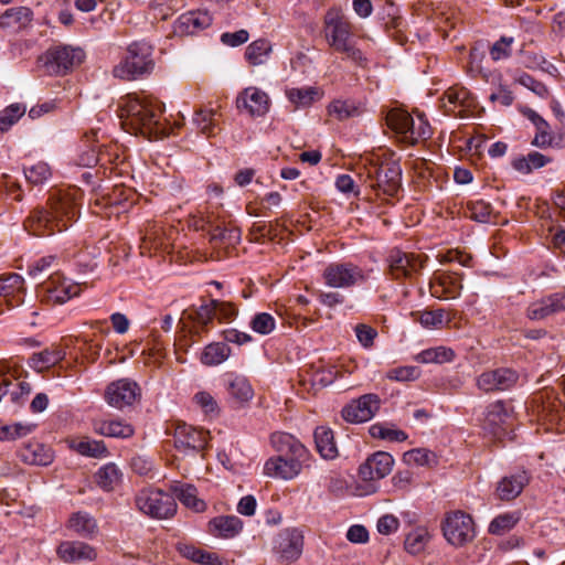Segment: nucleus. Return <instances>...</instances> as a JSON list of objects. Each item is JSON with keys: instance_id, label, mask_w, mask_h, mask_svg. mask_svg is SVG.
<instances>
[{"instance_id": "f257e3e1", "label": "nucleus", "mask_w": 565, "mask_h": 565, "mask_svg": "<svg viewBox=\"0 0 565 565\" xmlns=\"http://www.w3.org/2000/svg\"><path fill=\"white\" fill-rule=\"evenodd\" d=\"M82 196V190L75 186L52 192L47 207L34 209L24 221L25 230L35 236L66 231L78 218Z\"/></svg>"}, {"instance_id": "f03ea898", "label": "nucleus", "mask_w": 565, "mask_h": 565, "mask_svg": "<svg viewBox=\"0 0 565 565\" xmlns=\"http://www.w3.org/2000/svg\"><path fill=\"white\" fill-rule=\"evenodd\" d=\"M118 111L122 127L130 134L159 139L173 131L162 119L163 105L156 98L127 95L120 100Z\"/></svg>"}, {"instance_id": "7ed1b4c3", "label": "nucleus", "mask_w": 565, "mask_h": 565, "mask_svg": "<svg viewBox=\"0 0 565 565\" xmlns=\"http://www.w3.org/2000/svg\"><path fill=\"white\" fill-rule=\"evenodd\" d=\"M271 444L280 455L269 458L264 465V475L270 478L291 480L302 470L308 457L306 447L286 433L271 435Z\"/></svg>"}, {"instance_id": "20e7f679", "label": "nucleus", "mask_w": 565, "mask_h": 565, "mask_svg": "<svg viewBox=\"0 0 565 565\" xmlns=\"http://www.w3.org/2000/svg\"><path fill=\"white\" fill-rule=\"evenodd\" d=\"M324 36L330 47L355 63L363 60L362 52L355 46L351 25L339 10L330 9L324 17Z\"/></svg>"}, {"instance_id": "39448f33", "label": "nucleus", "mask_w": 565, "mask_h": 565, "mask_svg": "<svg viewBox=\"0 0 565 565\" xmlns=\"http://www.w3.org/2000/svg\"><path fill=\"white\" fill-rule=\"evenodd\" d=\"M152 51V46L146 42L131 43L125 58L114 66L113 75L122 81H134L151 73L154 67Z\"/></svg>"}, {"instance_id": "423d86ee", "label": "nucleus", "mask_w": 565, "mask_h": 565, "mask_svg": "<svg viewBox=\"0 0 565 565\" xmlns=\"http://www.w3.org/2000/svg\"><path fill=\"white\" fill-rule=\"evenodd\" d=\"M137 509L143 514L158 520L172 518L177 513L174 498L159 489H142L136 498Z\"/></svg>"}, {"instance_id": "0eeeda50", "label": "nucleus", "mask_w": 565, "mask_h": 565, "mask_svg": "<svg viewBox=\"0 0 565 565\" xmlns=\"http://www.w3.org/2000/svg\"><path fill=\"white\" fill-rule=\"evenodd\" d=\"M85 58V53L79 47L68 45L55 46L47 50L40 57L45 72L52 75H63L75 66H78Z\"/></svg>"}, {"instance_id": "6e6552de", "label": "nucleus", "mask_w": 565, "mask_h": 565, "mask_svg": "<svg viewBox=\"0 0 565 565\" xmlns=\"http://www.w3.org/2000/svg\"><path fill=\"white\" fill-rule=\"evenodd\" d=\"M79 286L67 280L60 274L51 275L38 289V296L43 303L63 305L79 294Z\"/></svg>"}, {"instance_id": "1a4fd4ad", "label": "nucleus", "mask_w": 565, "mask_h": 565, "mask_svg": "<svg viewBox=\"0 0 565 565\" xmlns=\"http://www.w3.org/2000/svg\"><path fill=\"white\" fill-rule=\"evenodd\" d=\"M324 282L332 288H350L367 280L369 274L352 263H332L323 270Z\"/></svg>"}, {"instance_id": "9d476101", "label": "nucleus", "mask_w": 565, "mask_h": 565, "mask_svg": "<svg viewBox=\"0 0 565 565\" xmlns=\"http://www.w3.org/2000/svg\"><path fill=\"white\" fill-rule=\"evenodd\" d=\"M374 182L370 186L386 196H395L401 190L402 169L397 162H384L380 166H372L367 172Z\"/></svg>"}, {"instance_id": "9b49d317", "label": "nucleus", "mask_w": 565, "mask_h": 565, "mask_svg": "<svg viewBox=\"0 0 565 565\" xmlns=\"http://www.w3.org/2000/svg\"><path fill=\"white\" fill-rule=\"evenodd\" d=\"M443 532L446 540L455 546L471 542L476 535L472 518L462 511H455L446 516Z\"/></svg>"}, {"instance_id": "f8f14e48", "label": "nucleus", "mask_w": 565, "mask_h": 565, "mask_svg": "<svg viewBox=\"0 0 565 565\" xmlns=\"http://www.w3.org/2000/svg\"><path fill=\"white\" fill-rule=\"evenodd\" d=\"M426 258L425 255L393 249L386 259L388 273L394 279H412L424 268Z\"/></svg>"}, {"instance_id": "ddd939ff", "label": "nucleus", "mask_w": 565, "mask_h": 565, "mask_svg": "<svg viewBox=\"0 0 565 565\" xmlns=\"http://www.w3.org/2000/svg\"><path fill=\"white\" fill-rule=\"evenodd\" d=\"M303 544L302 531L297 527H287L275 537L273 551L281 562L291 563L300 558Z\"/></svg>"}, {"instance_id": "4468645a", "label": "nucleus", "mask_w": 565, "mask_h": 565, "mask_svg": "<svg viewBox=\"0 0 565 565\" xmlns=\"http://www.w3.org/2000/svg\"><path fill=\"white\" fill-rule=\"evenodd\" d=\"M520 113L527 118L535 127V135L531 145L540 148H562L565 145V135L553 136L548 122L535 110L526 106L519 107Z\"/></svg>"}, {"instance_id": "2eb2a0df", "label": "nucleus", "mask_w": 565, "mask_h": 565, "mask_svg": "<svg viewBox=\"0 0 565 565\" xmlns=\"http://www.w3.org/2000/svg\"><path fill=\"white\" fill-rule=\"evenodd\" d=\"M381 399L376 394H364L352 399L341 411L342 418L351 424L369 422L380 409Z\"/></svg>"}, {"instance_id": "dca6fc26", "label": "nucleus", "mask_w": 565, "mask_h": 565, "mask_svg": "<svg viewBox=\"0 0 565 565\" xmlns=\"http://www.w3.org/2000/svg\"><path fill=\"white\" fill-rule=\"evenodd\" d=\"M25 296L24 279L15 273L0 276V313L23 303Z\"/></svg>"}, {"instance_id": "f3484780", "label": "nucleus", "mask_w": 565, "mask_h": 565, "mask_svg": "<svg viewBox=\"0 0 565 565\" xmlns=\"http://www.w3.org/2000/svg\"><path fill=\"white\" fill-rule=\"evenodd\" d=\"M209 433L185 423L178 424L174 429V447L186 454L199 452L206 447Z\"/></svg>"}, {"instance_id": "a211bd4d", "label": "nucleus", "mask_w": 565, "mask_h": 565, "mask_svg": "<svg viewBox=\"0 0 565 565\" xmlns=\"http://www.w3.org/2000/svg\"><path fill=\"white\" fill-rule=\"evenodd\" d=\"M518 373L509 367H499L481 373L476 384L479 390L490 393L511 388L518 382Z\"/></svg>"}, {"instance_id": "6ab92c4d", "label": "nucleus", "mask_w": 565, "mask_h": 565, "mask_svg": "<svg viewBox=\"0 0 565 565\" xmlns=\"http://www.w3.org/2000/svg\"><path fill=\"white\" fill-rule=\"evenodd\" d=\"M476 106L471 93L462 86H452L444 94V107L447 113L457 117H468Z\"/></svg>"}, {"instance_id": "aec40b11", "label": "nucleus", "mask_w": 565, "mask_h": 565, "mask_svg": "<svg viewBox=\"0 0 565 565\" xmlns=\"http://www.w3.org/2000/svg\"><path fill=\"white\" fill-rule=\"evenodd\" d=\"M236 106L239 110H245L250 116L260 117L268 113L270 99L266 92L250 86L238 94Z\"/></svg>"}, {"instance_id": "412c9836", "label": "nucleus", "mask_w": 565, "mask_h": 565, "mask_svg": "<svg viewBox=\"0 0 565 565\" xmlns=\"http://www.w3.org/2000/svg\"><path fill=\"white\" fill-rule=\"evenodd\" d=\"M140 395V390L135 382L118 380L107 386L105 392L106 402L118 409L132 405Z\"/></svg>"}, {"instance_id": "4be33fe9", "label": "nucleus", "mask_w": 565, "mask_h": 565, "mask_svg": "<svg viewBox=\"0 0 565 565\" xmlns=\"http://www.w3.org/2000/svg\"><path fill=\"white\" fill-rule=\"evenodd\" d=\"M563 311H565V292H555L530 303L526 308V317L537 321Z\"/></svg>"}, {"instance_id": "5701e85b", "label": "nucleus", "mask_w": 565, "mask_h": 565, "mask_svg": "<svg viewBox=\"0 0 565 565\" xmlns=\"http://www.w3.org/2000/svg\"><path fill=\"white\" fill-rule=\"evenodd\" d=\"M393 463L394 459L388 452H375L360 466L359 476L364 481L382 479L392 471Z\"/></svg>"}, {"instance_id": "b1692460", "label": "nucleus", "mask_w": 565, "mask_h": 565, "mask_svg": "<svg viewBox=\"0 0 565 565\" xmlns=\"http://www.w3.org/2000/svg\"><path fill=\"white\" fill-rule=\"evenodd\" d=\"M461 280V276L456 273L439 274L429 284L430 294L438 299H456L462 289Z\"/></svg>"}, {"instance_id": "393cba45", "label": "nucleus", "mask_w": 565, "mask_h": 565, "mask_svg": "<svg viewBox=\"0 0 565 565\" xmlns=\"http://www.w3.org/2000/svg\"><path fill=\"white\" fill-rule=\"evenodd\" d=\"M58 558L65 563L92 562L97 557L95 548L84 542H62L57 548Z\"/></svg>"}, {"instance_id": "a878e982", "label": "nucleus", "mask_w": 565, "mask_h": 565, "mask_svg": "<svg viewBox=\"0 0 565 565\" xmlns=\"http://www.w3.org/2000/svg\"><path fill=\"white\" fill-rule=\"evenodd\" d=\"M33 11L29 7H11L0 14V29L18 32L28 28L33 20Z\"/></svg>"}, {"instance_id": "bb28decb", "label": "nucleus", "mask_w": 565, "mask_h": 565, "mask_svg": "<svg viewBox=\"0 0 565 565\" xmlns=\"http://www.w3.org/2000/svg\"><path fill=\"white\" fill-rule=\"evenodd\" d=\"M530 482V477L526 471H519L516 473L503 477L497 486V497L502 501H511L518 498L524 487Z\"/></svg>"}, {"instance_id": "cd10ccee", "label": "nucleus", "mask_w": 565, "mask_h": 565, "mask_svg": "<svg viewBox=\"0 0 565 565\" xmlns=\"http://www.w3.org/2000/svg\"><path fill=\"white\" fill-rule=\"evenodd\" d=\"M169 490L186 508L195 512H203L205 510L206 504L203 500L198 498V490L194 486L181 481H173L170 483Z\"/></svg>"}, {"instance_id": "c85d7f7f", "label": "nucleus", "mask_w": 565, "mask_h": 565, "mask_svg": "<svg viewBox=\"0 0 565 565\" xmlns=\"http://www.w3.org/2000/svg\"><path fill=\"white\" fill-rule=\"evenodd\" d=\"M171 233V228H169L168 234L167 230L157 223L148 224L142 237L141 247L149 250H168L172 245L170 241Z\"/></svg>"}, {"instance_id": "c756f323", "label": "nucleus", "mask_w": 565, "mask_h": 565, "mask_svg": "<svg viewBox=\"0 0 565 565\" xmlns=\"http://www.w3.org/2000/svg\"><path fill=\"white\" fill-rule=\"evenodd\" d=\"M66 355V352L60 345H51L41 352L33 353L29 360V365L36 372H43L57 363Z\"/></svg>"}, {"instance_id": "7c9ffc66", "label": "nucleus", "mask_w": 565, "mask_h": 565, "mask_svg": "<svg viewBox=\"0 0 565 565\" xmlns=\"http://www.w3.org/2000/svg\"><path fill=\"white\" fill-rule=\"evenodd\" d=\"M93 429L98 435L113 438H130L135 433L134 427L124 420L96 419Z\"/></svg>"}, {"instance_id": "2f4dec72", "label": "nucleus", "mask_w": 565, "mask_h": 565, "mask_svg": "<svg viewBox=\"0 0 565 565\" xmlns=\"http://www.w3.org/2000/svg\"><path fill=\"white\" fill-rule=\"evenodd\" d=\"M220 116L218 111L214 108H200L194 113L192 122L200 134L212 137L220 130Z\"/></svg>"}, {"instance_id": "473e14b6", "label": "nucleus", "mask_w": 565, "mask_h": 565, "mask_svg": "<svg viewBox=\"0 0 565 565\" xmlns=\"http://www.w3.org/2000/svg\"><path fill=\"white\" fill-rule=\"evenodd\" d=\"M509 417V413L503 402L498 401L490 404L487 408L483 428L493 436H500L503 430V425Z\"/></svg>"}, {"instance_id": "72a5a7b5", "label": "nucleus", "mask_w": 565, "mask_h": 565, "mask_svg": "<svg viewBox=\"0 0 565 565\" xmlns=\"http://www.w3.org/2000/svg\"><path fill=\"white\" fill-rule=\"evenodd\" d=\"M553 161V158L539 151H531L526 156L514 158L511 162L512 168L522 173L530 174L534 170L541 169Z\"/></svg>"}, {"instance_id": "f704fd0d", "label": "nucleus", "mask_w": 565, "mask_h": 565, "mask_svg": "<svg viewBox=\"0 0 565 565\" xmlns=\"http://www.w3.org/2000/svg\"><path fill=\"white\" fill-rule=\"evenodd\" d=\"M210 242L215 246H233L241 241V231L237 227L228 226L225 218L210 230Z\"/></svg>"}, {"instance_id": "c9c22d12", "label": "nucleus", "mask_w": 565, "mask_h": 565, "mask_svg": "<svg viewBox=\"0 0 565 565\" xmlns=\"http://www.w3.org/2000/svg\"><path fill=\"white\" fill-rule=\"evenodd\" d=\"M209 530L213 535L233 537L242 530V521L234 515L217 516L209 522Z\"/></svg>"}, {"instance_id": "e433bc0d", "label": "nucleus", "mask_w": 565, "mask_h": 565, "mask_svg": "<svg viewBox=\"0 0 565 565\" xmlns=\"http://www.w3.org/2000/svg\"><path fill=\"white\" fill-rule=\"evenodd\" d=\"M313 436L317 451L322 458L334 459L338 456L333 431L330 428L319 426L316 428Z\"/></svg>"}, {"instance_id": "4c0bfd02", "label": "nucleus", "mask_w": 565, "mask_h": 565, "mask_svg": "<svg viewBox=\"0 0 565 565\" xmlns=\"http://www.w3.org/2000/svg\"><path fill=\"white\" fill-rule=\"evenodd\" d=\"M70 447L82 456L103 458L108 455L107 447L103 440H94L89 437L73 439Z\"/></svg>"}, {"instance_id": "58836bf2", "label": "nucleus", "mask_w": 565, "mask_h": 565, "mask_svg": "<svg viewBox=\"0 0 565 565\" xmlns=\"http://www.w3.org/2000/svg\"><path fill=\"white\" fill-rule=\"evenodd\" d=\"M212 23V17L206 11H191L184 13L179 19L180 28L186 33H195L209 28Z\"/></svg>"}, {"instance_id": "ea45409f", "label": "nucleus", "mask_w": 565, "mask_h": 565, "mask_svg": "<svg viewBox=\"0 0 565 565\" xmlns=\"http://www.w3.org/2000/svg\"><path fill=\"white\" fill-rule=\"evenodd\" d=\"M67 527L83 537H89L98 530L95 519L85 512L73 513L68 519Z\"/></svg>"}, {"instance_id": "a19ab883", "label": "nucleus", "mask_w": 565, "mask_h": 565, "mask_svg": "<svg viewBox=\"0 0 565 565\" xmlns=\"http://www.w3.org/2000/svg\"><path fill=\"white\" fill-rule=\"evenodd\" d=\"M273 51L271 43L266 39H258L252 42L245 51L247 62L253 66L265 64Z\"/></svg>"}, {"instance_id": "79ce46f5", "label": "nucleus", "mask_w": 565, "mask_h": 565, "mask_svg": "<svg viewBox=\"0 0 565 565\" xmlns=\"http://www.w3.org/2000/svg\"><path fill=\"white\" fill-rule=\"evenodd\" d=\"M215 317V305H213L212 300L210 302L202 303L196 308L195 311L190 315V318L194 322L195 333L201 334L203 332H207L212 327Z\"/></svg>"}, {"instance_id": "37998d69", "label": "nucleus", "mask_w": 565, "mask_h": 565, "mask_svg": "<svg viewBox=\"0 0 565 565\" xmlns=\"http://www.w3.org/2000/svg\"><path fill=\"white\" fill-rule=\"evenodd\" d=\"M122 473L113 462L100 467L95 475L96 483L105 491L114 490L121 482Z\"/></svg>"}, {"instance_id": "c03bdc74", "label": "nucleus", "mask_w": 565, "mask_h": 565, "mask_svg": "<svg viewBox=\"0 0 565 565\" xmlns=\"http://www.w3.org/2000/svg\"><path fill=\"white\" fill-rule=\"evenodd\" d=\"M231 354L230 347L224 342L210 343L201 354L204 365L213 366L223 363Z\"/></svg>"}, {"instance_id": "a18cd8bd", "label": "nucleus", "mask_w": 565, "mask_h": 565, "mask_svg": "<svg viewBox=\"0 0 565 565\" xmlns=\"http://www.w3.org/2000/svg\"><path fill=\"white\" fill-rule=\"evenodd\" d=\"M403 139L411 145L417 143L419 140H426L430 137V126L423 114H418L416 120L412 117V126L408 125Z\"/></svg>"}, {"instance_id": "49530a36", "label": "nucleus", "mask_w": 565, "mask_h": 565, "mask_svg": "<svg viewBox=\"0 0 565 565\" xmlns=\"http://www.w3.org/2000/svg\"><path fill=\"white\" fill-rule=\"evenodd\" d=\"M455 359V352L452 349L447 347H435L423 350L415 356V361L419 363H446L451 362Z\"/></svg>"}, {"instance_id": "de8ad7c7", "label": "nucleus", "mask_w": 565, "mask_h": 565, "mask_svg": "<svg viewBox=\"0 0 565 565\" xmlns=\"http://www.w3.org/2000/svg\"><path fill=\"white\" fill-rule=\"evenodd\" d=\"M286 95L296 107H308L320 97L316 87L289 88Z\"/></svg>"}, {"instance_id": "09e8293b", "label": "nucleus", "mask_w": 565, "mask_h": 565, "mask_svg": "<svg viewBox=\"0 0 565 565\" xmlns=\"http://www.w3.org/2000/svg\"><path fill=\"white\" fill-rule=\"evenodd\" d=\"M429 539L427 529L416 527L407 534L404 542L405 550L413 555L419 554L425 550Z\"/></svg>"}, {"instance_id": "8fccbe9b", "label": "nucleus", "mask_w": 565, "mask_h": 565, "mask_svg": "<svg viewBox=\"0 0 565 565\" xmlns=\"http://www.w3.org/2000/svg\"><path fill=\"white\" fill-rule=\"evenodd\" d=\"M35 428V425L13 423L2 424L0 423V441L2 440H15L31 434Z\"/></svg>"}, {"instance_id": "3c124183", "label": "nucleus", "mask_w": 565, "mask_h": 565, "mask_svg": "<svg viewBox=\"0 0 565 565\" xmlns=\"http://www.w3.org/2000/svg\"><path fill=\"white\" fill-rule=\"evenodd\" d=\"M178 551L183 557L199 564L214 565L217 561V556L215 554L206 553L193 545L179 544Z\"/></svg>"}, {"instance_id": "603ef678", "label": "nucleus", "mask_w": 565, "mask_h": 565, "mask_svg": "<svg viewBox=\"0 0 565 565\" xmlns=\"http://www.w3.org/2000/svg\"><path fill=\"white\" fill-rule=\"evenodd\" d=\"M386 124L396 134L404 136L408 125L412 126V116L403 109H392L386 115Z\"/></svg>"}, {"instance_id": "864d4df0", "label": "nucleus", "mask_w": 565, "mask_h": 565, "mask_svg": "<svg viewBox=\"0 0 565 565\" xmlns=\"http://www.w3.org/2000/svg\"><path fill=\"white\" fill-rule=\"evenodd\" d=\"M228 393L238 402H247L254 395L253 388L248 380L243 376H235L228 383Z\"/></svg>"}, {"instance_id": "5fc2aeb1", "label": "nucleus", "mask_w": 565, "mask_h": 565, "mask_svg": "<svg viewBox=\"0 0 565 565\" xmlns=\"http://www.w3.org/2000/svg\"><path fill=\"white\" fill-rule=\"evenodd\" d=\"M519 520L520 515L516 512L500 514L491 521L489 532L502 535L513 529Z\"/></svg>"}, {"instance_id": "6e6d98bb", "label": "nucleus", "mask_w": 565, "mask_h": 565, "mask_svg": "<svg viewBox=\"0 0 565 565\" xmlns=\"http://www.w3.org/2000/svg\"><path fill=\"white\" fill-rule=\"evenodd\" d=\"M491 213V205L483 200L470 201L467 203L466 215L473 221L480 223L489 222Z\"/></svg>"}, {"instance_id": "4d7b16f0", "label": "nucleus", "mask_w": 565, "mask_h": 565, "mask_svg": "<svg viewBox=\"0 0 565 565\" xmlns=\"http://www.w3.org/2000/svg\"><path fill=\"white\" fill-rule=\"evenodd\" d=\"M23 457L30 463L39 466H46L53 460L52 451L40 444L28 447Z\"/></svg>"}, {"instance_id": "13d9d810", "label": "nucleus", "mask_w": 565, "mask_h": 565, "mask_svg": "<svg viewBox=\"0 0 565 565\" xmlns=\"http://www.w3.org/2000/svg\"><path fill=\"white\" fill-rule=\"evenodd\" d=\"M26 111L23 104H11L0 113V130L6 131L14 125Z\"/></svg>"}, {"instance_id": "bf43d9fd", "label": "nucleus", "mask_w": 565, "mask_h": 565, "mask_svg": "<svg viewBox=\"0 0 565 565\" xmlns=\"http://www.w3.org/2000/svg\"><path fill=\"white\" fill-rule=\"evenodd\" d=\"M329 114L339 120L359 116L361 110L353 103L348 100H334L329 105Z\"/></svg>"}, {"instance_id": "052dcab7", "label": "nucleus", "mask_w": 565, "mask_h": 565, "mask_svg": "<svg viewBox=\"0 0 565 565\" xmlns=\"http://www.w3.org/2000/svg\"><path fill=\"white\" fill-rule=\"evenodd\" d=\"M99 249L95 246H85L78 253L74 254L77 265L84 273L93 271L97 267V257Z\"/></svg>"}, {"instance_id": "680f3d73", "label": "nucleus", "mask_w": 565, "mask_h": 565, "mask_svg": "<svg viewBox=\"0 0 565 565\" xmlns=\"http://www.w3.org/2000/svg\"><path fill=\"white\" fill-rule=\"evenodd\" d=\"M412 315L413 317L418 316V321L424 328H440L445 322H448L444 309L413 312Z\"/></svg>"}, {"instance_id": "e2e57ef3", "label": "nucleus", "mask_w": 565, "mask_h": 565, "mask_svg": "<svg viewBox=\"0 0 565 565\" xmlns=\"http://www.w3.org/2000/svg\"><path fill=\"white\" fill-rule=\"evenodd\" d=\"M24 175L32 184H42L51 177V169L45 162H36L24 168Z\"/></svg>"}, {"instance_id": "0e129e2a", "label": "nucleus", "mask_w": 565, "mask_h": 565, "mask_svg": "<svg viewBox=\"0 0 565 565\" xmlns=\"http://www.w3.org/2000/svg\"><path fill=\"white\" fill-rule=\"evenodd\" d=\"M514 39L512 36H501L490 47V57L494 62L507 60L512 55V45Z\"/></svg>"}, {"instance_id": "69168bd1", "label": "nucleus", "mask_w": 565, "mask_h": 565, "mask_svg": "<svg viewBox=\"0 0 565 565\" xmlns=\"http://www.w3.org/2000/svg\"><path fill=\"white\" fill-rule=\"evenodd\" d=\"M420 376V370L417 366L406 365L390 370L386 377L397 382L415 381Z\"/></svg>"}, {"instance_id": "338daca9", "label": "nucleus", "mask_w": 565, "mask_h": 565, "mask_svg": "<svg viewBox=\"0 0 565 565\" xmlns=\"http://www.w3.org/2000/svg\"><path fill=\"white\" fill-rule=\"evenodd\" d=\"M250 328L259 334H269L276 326L275 319L267 312H259L250 321Z\"/></svg>"}, {"instance_id": "774afa93", "label": "nucleus", "mask_w": 565, "mask_h": 565, "mask_svg": "<svg viewBox=\"0 0 565 565\" xmlns=\"http://www.w3.org/2000/svg\"><path fill=\"white\" fill-rule=\"evenodd\" d=\"M404 457L407 462H414L418 466H429L435 462V455L424 448L412 449L405 452Z\"/></svg>"}]
</instances>
